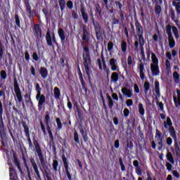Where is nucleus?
Listing matches in <instances>:
<instances>
[{
	"instance_id": "4be33fe9",
	"label": "nucleus",
	"mask_w": 180,
	"mask_h": 180,
	"mask_svg": "<svg viewBox=\"0 0 180 180\" xmlns=\"http://www.w3.org/2000/svg\"><path fill=\"white\" fill-rule=\"evenodd\" d=\"M80 13H82V17L84 23H88V20H89V16H88V13L85 11V7L84 6H81Z\"/></svg>"
},
{
	"instance_id": "f3484780",
	"label": "nucleus",
	"mask_w": 180,
	"mask_h": 180,
	"mask_svg": "<svg viewBox=\"0 0 180 180\" xmlns=\"http://www.w3.org/2000/svg\"><path fill=\"white\" fill-rule=\"evenodd\" d=\"M32 30H33L34 36L36 37V39H37V40H39V39H41L42 32H41V27H40L39 24H35L34 25Z\"/></svg>"
},
{
	"instance_id": "79ce46f5",
	"label": "nucleus",
	"mask_w": 180,
	"mask_h": 180,
	"mask_svg": "<svg viewBox=\"0 0 180 180\" xmlns=\"http://www.w3.org/2000/svg\"><path fill=\"white\" fill-rule=\"evenodd\" d=\"M127 124L128 126H131V127H134L136 126V119L133 117H130L127 120Z\"/></svg>"
},
{
	"instance_id": "1a4fd4ad",
	"label": "nucleus",
	"mask_w": 180,
	"mask_h": 180,
	"mask_svg": "<svg viewBox=\"0 0 180 180\" xmlns=\"http://www.w3.org/2000/svg\"><path fill=\"white\" fill-rule=\"evenodd\" d=\"M50 115L49 114H46L45 115V118H44V123L46 126V130L48 131V134L49 136V141L53 142L54 141V135H53V131H51V128L50 127Z\"/></svg>"
},
{
	"instance_id": "412c9836",
	"label": "nucleus",
	"mask_w": 180,
	"mask_h": 180,
	"mask_svg": "<svg viewBox=\"0 0 180 180\" xmlns=\"http://www.w3.org/2000/svg\"><path fill=\"white\" fill-rule=\"evenodd\" d=\"M13 158L15 165H16L18 171L22 175L23 171H22V166H20V162H19V159L18 158V155L16 154V152L13 153Z\"/></svg>"
},
{
	"instance_id": "8fccbe9b",
	"label": "nucleus",
	"mask_w": 180,
	"mask_h": 180,
	"mask_svg": "<svg viewBox=\"0 0 180 180\" xmlns=\"http://www.w3.org/2000/svg\"><path fill=\"white\" fill-rule=\"evenodd\" d=\"M52 167L53 168V171L55 172H57L58 171V161L57 160H53V164H52Z\"/></svg>"
},
{
	"instance_id": "6e6d98bb",
	"label": "nucleus",
	"mask_w": 180,
	"mask_h": 180,
	"mask_svg": "<svg viewBox=\"0 0 180 180\" xmlns=\"http://www.w3.org/2000/svg\"><path fill=\"white\" fill-rule=\"evenodd\" d=\"M56 122L58 126V129L61 130V129H63V122H61V120L59 117H57Z\"/></svg>"
},
{
	"instance_id": "e2e57ef3",
	"label": "nucleus",
	"mask_w": 180,
	"mask_h": 180,
	"mask_svg": "<svg viewBox=\"0 0 180 180\" xmlns=\"http://www.w3.org/2000/svg\"><path fill=\"white\" fill-rule=\"evenodd\" d=\"M156 105H157V106H158L159 110H161L162 112H165L164 111V103H162V102L157 101Z\"/></svg>"
},
{
	"instance_id": "603ef678",
	"label": "nucleus",
	"mask_w": 180,
	"mask_h": 180,
	"mask_svg": "<svg viewBox=\"0 0 180 180\" xmlns=\"http://www.w3.org/2000/svg\"><path fill=\"white\" fill-rule=\"evenodd\" d=\"M74 141L77 144H79V134H78V131H77V130L74 131Z\"/></svg>"
},
{
	"instance_id": "3c124183",
	"label": "nucleus",
	"mask_w": 180,
	"mask_h": 180,
	"mask_svg": "<svg viewBox=\"0 0 180 180\" xmlns=\"http://www.w3.org/2000/svg\"><path fill=\"white\" fill-rule=\"evenodd\" d=\"M58 2L60 11L63 12L65 9V0H58Z\"/></svg>"
},
{
	"instance_id": "58836bf2",
	"label": "nucleus",
	"mask_w": 180,
	"mask_h": 180,
	"mask_svg": "<svg viewBox=\"0 0 180 180\" xmlns=\"http://www.w3.org/2000/svg\"><path fill=\"white\" fill-rule=\"evenodd\" d=\"M155 139H158L157 141H158L160 140H164V136H162V133H161L160 131L158 130V129H156Z\"/></svg>"
},
{
	"instance_id": "a19ab883",
	"label": "nucleus",
	"mask_w": 180,
	"mask_h": 180,
	"mask_svg": "<svg viewBox=\"0 0 180 180\" xmlns=\"http://www.w3.org/2000/svg\"><path fill=\"white\" fill-rule=\"evenodd\" d=\"M173 79L175 82V84H179L180 83V76L178 72H173Z\"/></svg>"
},
{
	"instance_id": "4c0bfd02",
	"label": "nucleus",
	"mask_w": 180,
	"mask_h": 180,
	"mask_svg": "<svg viewBox=\"0 0 180 180\" xmlns=\"http://www.w3.org/2000/svg\"><path fill=\"white\" fill-rule=\"evenodd\" d=\"M166 158L167 161H169L171 164H175V160H174V156H172V153L171 152H168L166 155Z\"/></svg>"
},
{
	"instance_id": "0eeeda50",
	"label": "nucleus",
	"mask_w": 180,
	"mask_h": 180,
	"mask_svg": "<svg viewBox=\"0 0 180 180\" xmlns=\"http://www.w3.org/2000/svg\"><path fill=\"white\" fill-rule=\"evenodd\" d=\"M163 126L165 129H168V131L170 134V136L173 138V139L176 141V131H175V128L172 126V120L171 117H167L166 121H164Z\"/></svg>"
},
{
	"instance_id": "5fc2aeb1",
	"label": "nucleus",
	"mask_w": 180,
	"mask_h": 180,
	"mask_svg": "<svg viewBox=\"0 0 180 180\" xmlns=\"http://www.w3.org/2000/svg\"><path fill=\"white\" fill-rule=\"evenodd\" d=\"M39 124L41 126V130L42 131L44 136H47V131H46V127L44 126L43 121H40Z\"/></svg>"
},
{
	"instance_id": "9b49d317",
	"label": "nucleus",
	"mask_w": 180,
	"mask_h": 180,
	"mask_svg": "<svg viewBox=\"0 0 180 180\" xmlns=\"http://www.w3.org/2000/svg\"><path fill=\"white\" fill-rule=\"evenodd\" d=\"M22 124L25 134V137L27 139V141L28 142L29 147L30 148H33V143L30 139V131L29 130V127L26 124V122L24 121L22 122Z\"/></svg>"
},
{
	"instance_id": "680f3d73",
	"label": "nucleus",
	"mask_w": 180,
	"mask_h": 180,
	"mask_svg": "<svg viewBox=\"0 0 180 180\" xmlns=\"http://www.w3.org/2000/svg\"><path fill=\"white\" fill-rule=\"evenodd\" d=\"M155 12L156 15H160L161 13V6L156 4L155 6Z\"/></svg>"
},
{
	"instance_id": "9d476101",
	"label": "nucleus",
	"mask_w": 180,
	"mask_h": 180,
	"mask_svg": "<svg viewBox=\"0 0 180 180\" xmlns=\"http://www.w3.org/2000/svg\"><path fill=\"white\" fill-rule=\"evenodd\" d=\"M26 13H28L29 19H32L36 15V10H32V6H30V0H23Z\"/></svg>"
},
{
	"instance_id": "a211bd4d",
	"label": "nucleus",
	"mask_w": 180,
	"mask_h": 180,
	"mask_svg": "<svg viewBox=\"0 0 180 180\" xmlns=\"http://www.w3.org/2000/svg\"><path fill=\"white\" fill-rule=\"evenodd\" d=\"M78 129L80 131L81 135L83 137V140L84 143L88 142V133H86V128L84 125H82V123H79Z\"/></svg>"
},
{
	"instance_id": "7c9ffc66",
	"label": "nucleus",
	"mask_w": 180,
	"mask_h": 180,
	"mask_svg": "<svg viewBox=\"0 0 180 180\" xmlns=\"http://www.w3.org/2000/svg\"><path fill=\"white\" fill-rule=\"evenodd\" d=\"M53 95L56 101H60V99H61V91H60V89L58 87H54Z\"/></svg>"
},
{
	"instance_id": "b1692460",
	"label": "nucleus",
	"mask_w": 180,
	"mask_h": 180,
	"mask_svg": "<svg viewBox=\"0 0 180 180\" xmlns=\"http://www.w3.org/2000/svg\"><path fill=\"white\" fill-rule=\"evenodd\" d=\"M138 70H139V75L141 79L144 80L146 79V75L144 73V64L143 63V62H141L138 65Z\"/></svg>"
},
{
	"instance_id": "7ed1b4c3",
	"label": "nucleus",
	"mask_w": 180,
	"mask_h": 180,
	"mask_svg": "<svg viewBox=\"0 0 180 180\" xmlns=\"http://www.w3.org/2000/svg\"><path fill=\"white\" fill-rule=\"evenodd\" d=\"M83 50L85 53H83V64L89 81L91 82V73L92 72V70L89 68V65H91V53L89 52V47H88V46H85Z\"/></svg>"
},
{
	"instance_id": "69168bd1",
	"label": "nucleus",
	"mask_w": 180,
	"mask_h": 180,
	"mask_svg": "<svg viewBox=\"0 0 180 180\" xmlns=\"http://www.w3.org/2000/svg\"><path fill=\"white\" fill-rule=\"evenodd\" d=\"M77 116L80 120H82L84 119V115H82V112H81V109L79 108H77Z\"/></svg>"
},
{
	"instance_id": "c03bdc74",
	"label": "nucleus",
	"mask_w": 180,
	"mask_h": 180,
	"mask_svg": "<svg viewBox=\"0 0 180 180\" xmlns=\"http://www.w3.org/2000/svg\"><path fill=\"white\" fill-rule=\"evenodd\" d=\"M139 115H141V116H144V114L146 113V110L144 109V106L143 105V103H139Z\"/></svg>"
},
{
	"instance_id": "37998d69",
	"label": "nucleus",
	"mask_w": 180,
	"mask_h": 180,
	"mask_svg": "<svg viewBox=\"0 0 180 180\" xmlns=\"http://www.w3.org/2000/svg\"><path fill=\"white\" fill-rule=\"evenodd\" d=\"M143 88H144V94L145 95H147V94H148V91H150V82H145L143 84Z\"/></svg>"
},
{
	"instance_id": "c85d7f7f",
	"label": "nucleus",
	"mask_w": 180,
	"mask_h": 180,
	"mask_svg": "<svg viewBox=\"0 0 180 180\" xmlns=\"http://www.w3.org/2000/svg\"><path fill=\"white\" fill-rule=\"evenodd\" d=\"M176 94H177V99L176 97L174 96L173 100L174 102V105L176 108H179L180 106V89H176Z\"/></svg>"
},
{
	"instance_id": "c756f323",
	"label": "nucleus",
	"mask_w": 180,
	"mask_h": 180,
	"mask_svg": "<svg viewBox=\"0 0 180 180\" xmlns=\"http://www.w3.org/2000/svg\"><path fill=\"white\" fill-rule=\"evenodd\" d=\"M122 93L127 98H131L133 96V91L131 89H129L126 87H124L121 89Z\"/></svg>"
},
{
	"instance_id": "4468645a",
	"label": "nucleus",
	"mask_w": 180,
	"mask_h": 180,
	"mask_svg": "<svg viewBox=\"0 0 180 180\" xmlns=\"http://www.w3.org/2000/svg\"><path fill=\"white\" fill-rule=\"evenodd\" d=\"M138 37L141 49V59L143 60V61H146V53L144 52V43H146V41L144 40V35H138Z\"/></svg>"
},
{
	"instance_id": "13d9d810",
	"label": "nucleus",
	"mask_w": 180,
	"mask_h": 180,
	"mask_svg": "<svg viewBox=\"0 0 180 180\" xmlns=\"http://www.w3.org/2000/svg\"><path fill=\"white\" fill-rule=\"evenodd\" d=\"M118 15L121 22H124V11L123 10L118 11Z\"/></svg>"
},
{
	"instance_id": "f704fd0d",
	"label": "nucleus",
	"mask_w": 180,
	"mask_h": 180,
	"mask_svg": "<svg viewBox=\"0 0 180 180\" xmlns=\"http://www.w3.org/2000/svg\"><path fill=\"white\" fill-rule=\"evenodd\" d=\"M155 92L157 96H161V93L160 92V82L158 81L155 82Z\"/></svg>"
},
{
	"instance_id": "a878e982",
	"label": "nucleus",
	"mask_w": 180,
	"mask_h": 180,
	"mask_svg": "<svg viewBox=\"0 0 180 180\" xmlns=\"http://www.w3.org/2000/svg\"><path fill=\"white\" fill-rule=\"evenodd\" d=\"M58 34L60 39L61 44H64V43L65 41V32H64V30L63 28H60L58 30Z\"/></svg>"
},
{
	"instance_id": "473e14b6",
	"label": "nucleus",
	"mask_w": 180,
	"mask_h": 180,
	"mask_svg": "<svg viewBox=\"0 0 180 180\" xmlns=\"http://www.w3.org/2000/svg\"><path fill=\"white\" fill-rule=\"evenodd\" d=\"M7 164L8 165H10V168H9V172H11V169H13L15 172V175L17 176L18 177V173H16V170L15 169V168H13V165L12 164V160L11 159V157L7 156ZM9 176H11V173L9 174Z\"/></svg>"
},
{
	"instance_id": "4d7b16f0",
	"label": "nucleus",
	"mask_w": 180,
	"mask_h": 180,
	"mask_svg": "<svg viewBox=\"0 0 180 180\" xmlns=\"http://www.w3.org/2000/svg\"><path fill=\"white\" fill-rule=\"evenodd\" d=\"M158 151H161L162 150V147L164 146V139H159V141H158Z\"/></svg>"
},
{
	"instance_id": "338daca9",
	"label": "nucleus",
	"mask_w": 180,
	"mask_h": 180,
	"mask_svg": "<svg viewBox=\"0 0 180 180\" xmlns=\"http://www.w3.org/2000/svg\"><path fill=\"white\" fill-rule=\"evenodd\" d=\"M126 148H129V150H131L133 148V142L131 141H127V147Z\"/></svg>"
},
{
	"instance_id": "774afa93",
	"label": "nucleus",
	"mask_w": 180,
	"mask_h": 180,
	"mask_svg": "<svg viewBox=\"0 0 180 180\" xmlns=\"http://www.w3.org/2000/svg\"><path fill=\"white\" fill-rule=\"evenodd\" d=\"M113 46H114L113 42L112 41L108 42L107 46L108 50L109 51H112L113 50Z\"/></svg>"
},
{
	"instance_id": "20e7f679",
	"label": "nucleus",
	"mask_w": 180,
	"mask_h": 180,
	"mask_svg": "<svg viewBox=\"0 0 180 180\" xmlns=\"http://www.w3.org/2000/svg\"><path fill=\"white\" fill-rule=\"evenodd\" d=\"M4 96L5 98V90H0V98ZM4 113V105H2V101L0 100V115L2 116ZM0 137L1 139V144L5 147V139H6V133L5 132V126L4 125V121L1 119L0 121Z\"/></svg>"
},
{
	"instance_id": "f8f14e48",
	"label": "nucleus",
	"mask_w": 180,
	"mask_h": 180,
	"mask_svg": "<svg viewBox=\"0 0 180 180\" xmlns=\"http://www.w3.org/2000/svg\"><path fill=\"white\" fill-rule=\"evenodd\" d=\"M56 34L53 33L51 37V34L50 33V30H48L46 34V41L47 46L49 47H53L54 49V45H53V41H56Z\"/></svg>"
},
{
	"instance_id": "e433bc0d",
	"label": "nucleus",
	"mask_w": 180,
	"mask_h": 180,
	"mask_svg": "<svg viewBox=\"0 0 180 180\" xmlns=\"http://www.w3.org/2000/svg\"><path fill=\"white\" fill-rule=\"evenodd\" d=\"M30 161H31L32 167H33V169H34L35 174H37V172H39V167H37V164L34 161V159L31 158Z\"/></svg>"
},
{
	"instance_id": "09e8293b",
	"label": "nucleus",
	"mask_w": 180,
	"mask_h": 180,
	"mask_svg": "<svg viewBox=\"0 0 180 180\" xmlns=\"http://www.w3.org/2000/svg\"><path fill=\"white\" fill-rule=\"evenodd\" d=\"M170 16H171V18H172V20L173 22H174V23H177L179 21L178 20H175V11L173 9V8H171L170 11Z\"/></svg>"
},
{
	"instance_id": "6e6552de",
	"label": "nucleus",
	"mask_w": 180,
	"mask_h": 180,
	"mask_svg": "<svg viewBox=\"0 0 180 180\" xmlns=\"http://www.w3.org/2000/svg\"><path fill=\"white\" fill-rule=\"evenodd\" d=\"M13 87L17 101H18L19 103H21V102L23 101V96H22V91L20 90V87L19 86V83L18 82V79H16V77H14L13 78Z\"/></svg>"
},
{
	"instance_id": "2eb2a0df",
	"label": "nucleus",
	"mask_w": 180,
	"mask_h": 180,
	"mask_svg": "<svg viewBox=\"0 0 180 180\" xmlns=\"http://www.w3.org/2000/svg\"><path fill=\"white\" fill-rule=\"evenodd\" d=\"M77 74L79 75V79L82 85V89H84L85 94L88 93V87H86V84L85 83V80L84 79V75H82V72L81 71V68L79 66L77 67Z\"/></svg>"
},
{
	"instance_id": "0e129e2a",
	"label": "nucleus",
	"mask_w": 180,
	"mask_h": 180,
	"mask_svg": "<svg viewBox=\"0 0 180 180\" xmlns=\"http://www.w3.org/2000/svg\"><path fill=\"white\" fill-rule=\"evenodd\" d=\"M174 148H175L176 156L180 157V148H179V146H178V143L176 142L175 143Z\"/></svg>"
},
{
	"instance_id": "bf43d9fd",
	"label": "nucleus",
	"mask_w": 180,
	"mask_h": 180,
	"mask_svg": "<svg viewBox=\"0 0 180 180\" xmlns=\"http://www.w3.org/2000/svg\"><path fill=\"white\" fill-rule=\"evenodd\" d=\"M119 162L121 167V170L122 172L126 171V167L124 166V164L123 163V159L122 158H119Z\"/></svg>"
},
{
	"instance_id": "39448f33",
	"label": "nucleus",
	"mask_w": 180,
	"mask_h": 180,
	"mask_svg": "<svg viewBox=\"0 0 180 180\" xmlns=\"http://www.w3.org/2000/svg\"><path fill=\"white\" fill-rule=\"evenodd\" d=\"M35 89L37 92L36 99L38 102V110L40 111L43 110V105L46 103V96H44V94H41V88L39 83H37Z\"/></svg>"
},
{
	"instance_id": "052dcab7",
	"label": "nucleus",
	"mask_w": 180,
	"mask_h": 180,
	"mask_svg": "<svg viewBox=\"0 0 180 180\" xmlns=\"http://www.w3.org/2000/svg\"><path fill=\"white\" fill-rule=\"evenodd\" d=\"M15 24L17 27L20 28V19L19 18V15L18 14L15 15Z\"/></svg>"
},
{
	"instance_id": "c9c22d12",
	"label": "nucleus",
	"mask_w": 180,
	"mask_h": 180,
	"mask_svg": "<svg viewBox=\"0 0 180 180\" xmlns=\"http://www.w3.org/2000/svg\"><path fill=\"white\" fill-rule=\"evenodd\" d=\"M10 180H19L15 170L13 169H10Z\"/></svg>"
},
{
	"instance_id": "393cba45",
	"label": "nucleus",
	"mask_w": 180,
	"mask_h": 180,
	"mask_svg": "<svg viewBox=\"0 0 180 180\" xmlns=\"http://www.w3.org/2000/svg\"><path fill=\"white\" fill-rule=\"evenodd\" d=\"M83 41H89V32L86 30V25H83Z\"/></svg>"
},
{
	"instance_id": "f257e3e1",
	"label": "nucleus",
	"mask_w": 180,
	"mask_h": 180,
	"mask_svg": "<svg viewBox=\"0 0 180 180\" xmlns=\"http://www.w3.org/2000/svg\"><path fill=\"white\" fill-rule=\"evenodd\" d=\"M33 144L35 147V151L39 157V161L41 162V165L44 169V171L41 170L44 174V176H46L47 180H53V178L51 177V174H50V172L47 171V169H49V167L46 165V160H44V156L43 155L41 146H40L39 141H37L34 136L33 138Z\"/></svg>"
},
{
	"instance_id": "f03ea898",
	"label": "nucleus",
	"mask_w": 180,
	"mask_h": 180,
	"mask_svg": "<svg viewBox=\"0 0 180 180\" xmlns=\"http://www.w3.org/2000/svg\"><path fill=\"white\" fill-rule=\"evenodd\" d=\"M171 30H172L176 40L179 39V32H178V28L175 26H172L171 24H167L166 25V33L168 36L169 46L170 49H174V47H175V39L172 36V32Z\"/></svg>"
},
{
	"instance_id": "bb28decb",
	"label": "nucleus",
	"mask_w": 180,
	"mask_h": 180,
	"mask_svg": "<svg viewBox=\"0 0 180 180\" xmlns=\"http://www.w3.org/2000/svg\"><path fill=\"white\" fill-rule=\"evenodd\" d=\"M39 74L43 79H46V78L49 77V70H47V68L44 67H41L39 70Z\"/></svg>"
},
{
	"instance_id": "ea45409f",
	"label": "nucleus",
	"mask_w": 180,
	"mask_h": 180,
	"mask_svg": "<svg viewBox=\"0 0 180 180\" xmlns=\"http://www.w3.org/2000/svg\"><path fill=\"white\" fill-rule=\"evenodd\" d=\"M49 147H52V151L54 155H57V148L56 147V142L54 141H49Z\"/></svg>"
},
{
	"instance_id": "ddd939ff",
	"label": "nucleus",
	"mask_w": 180,
	"mask_h": 180,
	"mask_svg": "<svg viewBox=\"0 0 180 180\" xmlns=\"http://www.w3.org/2000/svg\"><path fill=\"white\" fill-rule=\"evenodd\" d=\"M62 161L63 162L65 171L66 175L68 176V179L69 180H72V176L71 175V173H70L71 169L70 168V166L68 165V161H67V158L65 157V155H62Z\"/></svg>"
},
{
	"instance_id": "49530a36",
	"label": "nucleus",
	"mask_w": 180,
	"mask_h": 180,
	"mask_svg": "<svg viewBox=\"0 0 180 180\" xmlns=\"http://www.w3.org/2000/svg\"><path fill=\"white\" fill-rule=\"evenodd\" d=\"M173 6H175L176 12L177 15H180V1L177 3L175 1H173Z\"/></svg>"
},
{
	"instance_id": "2f4dec72",
	"label": "nucleus",
	"mask_w": 180,
	"mask_h": 180,
	"mask_svg": "<svg viewBox=\"0 0 180 180\" xmlns=\"http://www.w3.org/2000/svg\"><path fill=\"white\" fill-rule=\"evenodd\" d=\"M110 82H113L114 84H116L117 81H119V73L117 72H113L111 74L110 77Z\"/></svg>"
},
{
	"instance_id": "72a5a7b5",
	"label": "nucleus",
	"mask_w": 180,
	"mask_h": 180,
	"mask_svg": "<svg viewBox=\"0 0 180 180\" xmlns=\"http://www.w3.org/2000/svg\"><path fill=\"white\" fill-rule=\"evenodd\" d=\"M114 4L115 5V8L116 9H117V11H123V4H122V0H115L114 1Z\"/></svg>"
},
{
	"instance_id": "a18cd8bd",
	"label": "nucleus",
	"mask_w": 180,
	"mask_h": 180,
	"mask_svg": "<svg viewBox=\"0 0 180 180\" xmlns=\"http://www.w3.org/2000/svg\"><path fill=\"white\" fill-rule=\"evenodd\" d=\"M107 99L108 101V108L112 109L113 108V105H115L113 99H112V97L109 96V94H107Z\"/></svg>"
},
{
	"instance_id": "dca6fc26",
	"label": "nucleus",
	"mask_w": 180,
	"mask_h": 180,
	"mask_svg": "<svg viewBox=\"0 0 180 180\" xmlns=\"http://www.w3.org/2000/svg\"><path fill=\"white\" fill-rule=\"evenodd\" d=\"M93 26L94 27L96 37L97 40H101V37H102V32H103L102 26H101L99 22H96V24H94Z\"/></svg>"
},
{
	"instance_id": "864d4df0",
	"label": "nucleus",
	"mask_w": 180,
	"mask_h": 180,
	"mask_svg": "<svg viewBox=\"0 0 180 180\" xmlns=\"http://www.w3.org/2000/svg\"><path fill=\"white\" fill-rule=\"evenodd\" d=\"M166 71L167 73L171 72V62L168 59L165 62Z\"/></svg>"
},
{
	"instance_id": "cd10ccee",
	"label": "nucleus",
	"mask_w": 180,
	"mask_h": 180,
	"mask_svg": "<svg viewBox=\"0 0 180 180\" xmlns=\"http://www.w3.org/2000/svg\"><path fill=\"white\" fill-rule=\"evenodd\" d=\"M132 64H133V58L131 57V55H129L127 57V63H125V64L122 65V67H123L124 71H127V65H129V67H130V66H131Z\"/></svg>"
},
{
	"instance_id": "de8ad7c7",
	"label": "nucleus",
	"mask_w": 180,
	"mask_h": 180,
	"mask_svg": "<svg viewBox=\"0 0 180 180\" xmlns=\"http://www.w3.org/2000/svg\"><path fill=\"white\" fill-rule=\"evenodd\" d=\"M121 50L122 53H126V51H127V42L125 41H122L121 44Z\"/></svg>"
},
{
	"instance_id": "423d86ee",
	"label": "nucleus",
	"mask_w": 180,
	"mask_h": 180,
	"mask_svg": "<svg viewBox=\"0 0 180 180\" xmlns=\"http://www.w3.org/2000/svg\"><path fill=\"white\" fill-rule=\"evenodd\" d=\"M158 58L155 53H152V63L150 64V71L153 77H157L160 75V66L158 65Z\"/></svg>"
},
{
	"instance_id": "aec40b11",
	"label": "nucleus",
	"mask_w": 180,
	"mask_h": 180,
	"mask_svg": "<svg viewBox=\"0 0 180 180\" xmlns=\"http://www.w3.org/2000/svg\"><path fill=\"white\" fill-rule=\"evenodd\" d=\"M135 27L137 36L144 34V30L143 29V25L139 22L137 18H135Z\"/></svg>"
},
{
	"instance_id": "6ab92c4d",
	"label": "nucleus",
	"mask_w": 180,
	"mask_h": 180,
	"mask_svg": "<svg viewBox=\"0 0 180 180\" xmlns=\"http://www.w3.org/2000/svg\"><path fill=\"white\" fill-rule=\"evenodd\" d=\"M108 65L111 68V71H119V65H117V59L111 58L109 60Z\"/></svg>"
},
{
	"instance_id": "5701e85b",
	"label": "nucleus",
	"mask_w": 180,
	"mask_h": 180,
	"mask_svg": "<svg viewBox=\"0 0 180 180\" xmlns=\"http://www.w3.org/2000/svg\"><path fill=\"white\" fill-rule=\"evenodd\" d=\"M95 16L99 19H102V7L100 4L95 5Z\"/></svg>"
}]
</instances>
